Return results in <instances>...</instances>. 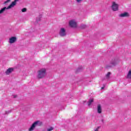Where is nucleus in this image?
<instances>
[{"instance_id":"20","label":"nucleus","mask_w":131,"mask_h":131,"mask_svg":"<svg viewBox=\"0 0 131 131\" xmlns=\"http://www.w3.org/2000/svg\"><path fill=\"white\" fill-rule=\"evenodd\" d=\"M21 12L23 13H25V12H27V9L26 8H23L21 9Z\"/></svg>"},{"instance_id":"27","label":"nucleus","mask_w":131,"mask_h":131,"mask_svg":"<svg viewBox=\"0 0 131 131\" xmlns=\"http://www.w3.org/2000/svg\"><path fill=\"white\" fill-rule=\"evenodd\" d=\"M104 88H105V87H102V88H101V90H104Z\"/></svg>"},{"instance_id":"17","label":"nucleus","mask_w":131,"mask_h":131,"mask_svg":"<svg viewBox=\"0 0 131 131\" xmlns=\"http://www.w3.org/2000/svg\"><path fill=\"white\" fill-rule=\"evenodd\" d=\"M94 98H92L88 101V106H91L92 103H94Z\"/></svg>"},{"instance_id":"4","label":"nucleus","mask_w":131,"mask_h":131,"mask_svg":"<svg viewBox=\"0 0 131 131\" xmlns=\"http://www.w3.org/2000/svg\"><path fill=\"white\" fill-rule=\"evenodd\" d=\"M111 8L114 12H116V11H118L119 10V5L116 2H113Z\"/></svg>"},{"instance_id":"13","label":"nucleus","mask_w":131,"mask_h":131,"mask_svg":"<svg viewBox=\"0 0 131 131\" xmlns=\"http://www.w3.org/2000/svg\"><path fill=\"white\" fill-rule=\"evenodd\" d=\"M127 79H131V69L129 70L127 76H126Z\"/></svg>"},{"instance_id":"12","label":"nucleus","mask_w":131,"mask_h":131,"mask_svg":"<svg viewBox=\"0 0 131 131\" xmlns=\"http://www.w3.org/2000/svg\"><path fill=\"white\" fill-rule=\"evenodd\" d=\"M17 2H19V0H14L13 2H12L10 4L11 7L14 8V7L17 5Z\"/></svg>"},{"instance_id":"5","label":"nucleus","mask_w":131,"mask_h":131,"mask_svg":"<svg viewBox=\"0 0 131 131\" xmlns=\"http://www.w3.org/2000/svg\"><path fill=\"white\" fill-rule=\"evenodd\" d=\"M59 35L61 37H64V36H66L67 35V33H66V30L64 28H61L59 32Z\"/></svg>"},{"instance_id":"9","label":"nucleus","mask_w":131,"mask_h":131,"mask_svg":"<svg viewBox=\"0 0 131 131\" xmlns=\"http://www.w3.org/2000/svg\"><path fill=\"white\" fill-rule=\"evenodd\" d=\"M119 17L120 18H125L126 17H129V13L127 12H123L119 15Z\"/></svg>"},{"instance_id":"14","label":"nucleus","mask_w":131,"mask_h":131,"mask_svg":"<svg viewBox=\"0 0 131 131\" xmlns=\"http://www.w3.org/2000/svg\"><path fill=\"white\" fill-rule=\"evenodd\" d=\"M83 69V68L82 67H79L76 70V73H78V72H80V71H81Z\"/></svg>"},{"instance_id":"26","label":"nucleus","mask_w":131,"mask_h":131,"mask_svg":"<svg viewBox=\"0 0 131 131\" xmlns=\"http://www.w3.org/2000/svg\"><path fill=\"white\" fill-rule=\"evenodd\" d=\"M12 97L14 99H16V98H17V97H18V96L17 95H12Z\"/></svg>"},{"instance_id":"3","label":"nucleus","mask_w":131,"mask_h":131,"mask_svg":"<svg viewBox=\"0 0 131 131\" xmlns=\"http://www.w3.org/2000/svg\"><path fill=\"white\" fill-rule=\"evenodd\" d=\"M69 25L71 28H77V21L75 19H72L69 21Z\"/></svg>"},{"instance_id":"8","label":"nucleus","mask_w":131,"mask_h":131,"mask_svg":"<svg viewBox=\"0 0 131 131\" xmlns=\"http://www.w3.org/2000/svg\"><path fill=\"white\" fill-rule=\"evenodd\" d=\"M12 8L13 7L11 6V4L8 7H4L2 9H1V10H0V14H4L6 10H10V9H12Z\"/></svg>"},{"instance_id":"24","label":"nucleus","mask_w":131,"mask_h":131,"mask_svg":"<svg viewBox=\"0 0 131 131\" xmlns=\"http://www.w3.org/2000/svg\"><path fill=\"white\" fill-rule=\"evenodd\" d=\"M81 2H82V0H76V2L78 4H80V3H81Z\"/></svg>"},{"instance_id":"10","label":"nucleus","mask_w":131,"mask_h":131,"mask_svg":"<svg viewBox=\"0 0 131 131\" xmlns=\"http://www.w3.org/2000/svg\"><path fill=\"white\" fill-rule=\"evenodd\" d=\"M97 113H98V114H101L102 113V105L98 104L97 105Z\"/></svg>"},{"instance_id":"15","label":"nucleus","mask_w":131,"mask_h":131,"mask_svg":"<svg viewBox=\"0 0 131 131\" xmlns=\"http://www.w3.org/2000/svg\"><path fill=\"white\" fill-rule=\"evenodd\" d=\"M42 16L41 15H39L38 17L36 18V21L38 23V22H39L41 20Z\"/></svg>"},{"instance_id":"16","label":"nucleus","mask_w":131,"mask_h":131,"mask_svg":"<svg viewBox=\"0 0 131 131\" xmlns=\"http://www.w3.org/2000/svg\"><path fill=\"white\" fill-rule=\"evenodd\" d=\"M80 28H81V29H85V28H88V26H86V25L81 24L80 26Z\"/></svg>"},{"instance_id":"18","label":"nucleus","mask_w":131,"mask_h":131,"mask_svg":"<svg viewBox=\"0 0 131 131\" xmlns=\"http://www.w3.org/2000/svg\"><path fill=\"white\" fill-rule=\"evenodd\" d=\"M110 75H111V72H108L107 74L105 75L106 79H109L110 78Z\"/></svg>"},{"instance_id":"25","label":"nucleus","mask_w":131,"mask_h":131,"mask_svg":"<svg viewBox=\"0 0 131 131\" xmlns=\"http://www.w3.org/2000/svg\"><path fill=\"white\" fill-rule=\"evenodd\" d=\"M99 129H100V126H98L97 127V128L94 129V131H99Z\"/></svg>"},{"instance_id":"6","label":"nucleus","mask_w":131,"mask_h":131,"mask_svg":"<svg viewBox=\"0 0 131 131\" xmlns=\"http://www.w3.org/2000/svg\"><path fill=\"white\" fill-rule=\"evenodd\" d=\"M17 41V37L16 36H12L10 38H9L8 42L9 43H10V45H12V43H15Z\"/></svg>"},{"instance_id":"19","label":"nucleus","mask_w":131,"mask_h":131,"mask_svg":"<svg viewBox=\"0 0 131 131\" xmlns=\"http://www.w3.org/2000/svg\"><path fill=\"white\" fill-rule=\"evenodd\" d=\"M112 67H114L113 66H112V64H111V62H110V64H107L106 66V68H107V69H109V68H112Z\"/></svg>"},{"instance_id":"22","label":"nucleus","mask_w":131,"mask_h":131,"mask_svg":"<svg viewBox=\"0 0 131 131\" xmlns=\"http://www.w3.org/2000/svg\"><path fill=\"white\" fill-rule=\"evenodd\" d=\"M11 111H7L5 112V114H9V113H11Z\"/></svg>"},{"instance_id":"21","label":"nucleus","mask_w":131,"mask_h":131,"mask_svg":"<svg viewBox=\"0 0 131 131\" xmlns=\"http://www.w3.org/2000/svg\"><path fill=\"white\" fill-rule=\"evenodd\" d=\"M54 130V127H50L49 128L47 129V131H52Z\"/></svg>"},{"instance_id":"7","label":"nucleus","mask_w":131,"mask_h":131,"mask_svg":"<svg viewBox=\"0 0 131 131\" xmlns=\"http://www.w3.org/2000/svg\"><path fill=\"white\" fill-rule=\"evenodd\" d=\"M118 63H119V60H118L117 58H113L111 61V64L113 67L116 66Z\"/></svg>"},{"instance_id":"1","label":"nucleus","mask_w":131,"mask_h":131,"mask_svg":"<svg viewBox=\"0 0 131 131\" xmlns=\"http://www.w3.org/2000/svg\"><path fill=\"white\" fill-rule=\"evenodd\" d=\"M37 75V77L38 79H42V78H45L48 74L47 73V69L46 68H41L38 70Z\"/></svg>"},{"instance_id":"23","label":"nucleus","mask_w":131,"mask_h":131,"mask_svg":"<svg viewBox=\"0 0 131 131\" xmlns=\"http://www.w3.org/2000/svg\"><path fill=\"white\" fill-rule=\"evenodd\" d=\"M11 2V0H7L4 2V5H6V4H8V3H10Z\"/></svg>"},{"instance_id":"2","label":"nucleus","mask_w":131,"mask_h":131,"mask_svg":"<svg viewBox=\"0 0 131 131\" xmlns=\"http://www.w3.org/2000/svg\"><path fill=\"white\" fill-rule=\"evenodd\" d=\"M42 123L39 121H37L34 122L30 127V128L28 129V131H33L34 129H35V127L36 126H39L40 125H41Z\"/></svg>"},{"instance_id":"11","label":"nucleus","mask_w":131,"mask_h":131,"mask_svg":"<svg viewBox=\"0 0 131 131\" xmlns=\"http://www.w3.org/2000/svg\"><path fill=\"white\" fill-rule=\"evenodd\" d=\"M13 71H14L13 68H9L5 72V74L6 75H10V74H11Z\"/></svg>"}]
</instances>
